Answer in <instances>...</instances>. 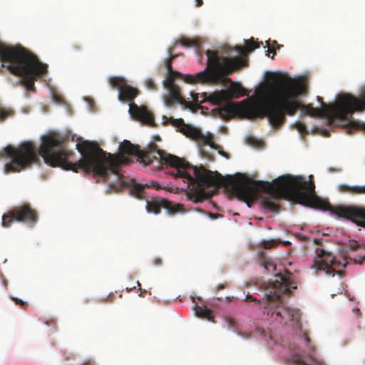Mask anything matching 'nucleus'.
Instances as JSON below:
<instances>
[{"label": "nucleus", "instance_id": "6e6552de", "mask_svg": "<svg viewBox=\"0 0 365 365\" xmlns=\"http://www.w3.org/2000/svg\"><path fill=\"white\" fill-rule=\"evenodd\" d=\"M38 218L36 210L33 209L30 204L24 203L14 207L4 214L1 224L3 227H9L14 221H17L34 225L37 222Z\"/></svg>", "mask_w": 365, "mask_h": 365}, {"label": "nucleus", "instance_id": "b1692460", "mask_svg": "<svg viewBox=\"0 0 365 365\" xmlns=\"http://www.w3.org/2000/svg\"><path fill=\"white\" fill-rule=\"evenodd\" d=\"M268 50L267 51V56H269V53H273V55L276 53V48L279 49L282 46L279 45L276 41H271L270 39L266 41Z\"/></svg>", "mask_w": 365, "mask_h": 365}, {"label": "nucleus", "instance_id": "6ab92c4d", "mask_svg": "<svg viewBox=\"0 0 365 365\" xmlns=\"http://www.w3.org/2000/svg\"><path fill=\"white\" fill-rule=\"evenodd\" d=\"M195 314L198 317L207 319L209 321L214 322V315L211 309H208L206 306H197L195 307Z\"/></svg>", "mask_w": 365, "mask_h": 365}, {"label": "nucleus", "instance_id": "f704fd0d", "mask_svg": "<svg viewBox=\"0 0 365 365\" xmlns=\"http://www.w3.org/2000/svg\"><path fill=\"white\" fill-rule=\"evenodd\" d=\"M245 301L246 302H260V300L257 299L256 297L250 295V294H247L245 297Z\"/></svg>", "mask_w": 365, "mask_h": 365}, {"label": "nucleus", "instance_id": "4c0bfd02", "mask_svg": "<svg viewBox=\"0 0 365 365\" xmlns=\"http://www.w3.org/2000/svg\"><path fill=\"white\" fill-rule=\"evenodd\" d=\"M359 247H360V245H359L357 242H354V244L351 245L350 248H351V250H357Z\"/></svg>", "mask_w": 365, "mask_h": 365}, {"label": "nucleus", "instance_id": "f8f14e48", "mask_svg": "<svg viewBox=\"0 0 365 365\" xmlns=\"http://www.w3.org/2000/svg\"><path fill=\"white\" fill-rule=\"evenodd\" d=\"M317 255L319 259L314 261L313 267L317 271L323 270L325 271L327 274H331L332 276L334 275L335 272L332 268V265L338 264L339 265L342 264L343 267H345L348 263L346 258H343V262H336L335 257L324 250H321Z\"/></svg>", "mask_w": 365, "mask_h": 365}, {"label": "nucleus", "instance_id": "58836bf2", "mask_svg": "<svg viewBox=\"0 0 365 365\" xmlns=\"http://www.w3.org/2000/svg\"><path fill=\"white\" fill-rule=\"evenodd\" d=\"M303 336L305 339V341H307V344H309L310 343V338L309 337L308 334L307 332H303Z\"/></svg>", "mask_w": 365, "mask_h": 365}, {"label": "nucleus", "instance_id": "37998d69", "mask_svg": "<svg viewBox=\"0 0 365 365\" xmlns=\"http://www.w3.org/2000/svg\"><path fill=\"white\" fill-rule=\"evenodd\" d=\"M363 260H365V256L362 257L358 262L355 259L356 263L362 264Z\"/></svg>", "mask_w": 365, "mask_h": 365}, {"label": "nucleus", "instance_id": "49530a36", "mask_svg": "<svg viewBox=\"0 0 365 365\" xmlns=\"http://www.w3.org/2000/svg\"><path fill=\"white\" fill-rule=\"evenodd\" d=\"M309 349H311L312 350H314V347L313 346H310Z\"/></svg>", "mask_w": 365, "mask_h": 365}, {"label": "nucleus", "instance_id": "a211bd4d", "mask_svg": "<svg viewBox=\"0 0 365 365\" xmlns=\"http://www.w3.org/2000/svg\"><path fill=\"white\" fill-rule=\"evenodd\" d=\"M262 43L257 42L254 38L249 40H245V46H237L235 51L241 56H246L247 53L252 52L255 49L259 48Z\"/></svg>", "mask_w": 365, "mask_h": 365}, {"label": "nucleus", "instance_id": "72a5a7b5", "mask_svg": "<svg viewBox=\"0 0 365 365\" xmlns=\"http://www.w3.org/2000/svg\"><path fill=\"white\" fill-rule=\"evenodd\" d=\"M263 266H264V268H265L266 269H267V270H269V269H270V268H273V269H274V265H273L272 262H268V261H267V260H264V261L263 262Z\"/></svg>", "mask_w": 365, "mask_h": 365}, {"label": "nucleus", "instance_id": "a19ab883", "mask_svg": "<svg viewBox=\"0 0 365 365\" xmlns=\"http://www.w3.org/2000/svg\"><path fill=\"white\" fill-rule=\"evenodd\" d=\"M72 48L74 51H80V50H81V46L78 44H75V45H73Z\"/></svg>", "mask_w": 365, "mask_h": 365}, {"label": "nucleus", "instance_id": "4468645a", "mask_svg": "<svg viewBox=\"0 0 365 365\" xmlns=\"http://www.w3.org/2000/svg\"><path fill=\"white\" fill-rule=\"evenodd\" d=\"M129 113L132 118L143 123L153 125L154 116L145 106H138L132 103L130 104Z\"/></svg>", "mask_w": 365, "mask_h": 365}, {"label": "nucleus", "instance_id": "2eb2a0df", "mask_svg": "<svg viewBox=\"0 0 365 365\" xmlns=\"http://www.w3.org/2000/svg\"><path fill=\"white\" fill-rule=\"evenodd\" d=\"M183 133L188 138L197 141L200 145H210L212 148L217 149L216 145L211 139L206 137L200 130L191 127L186 126L183 129Z\"/></svg>", "mask_w": 365, "mask_h": 365}, {"label": "nucleus", "instance_id": "dca6fc26", "mask_svg": "<svg viewBox=\"0 0 365 365\" xmlns=\"http://www.w3.org/2000/svg\"><path fill=\"white\" fill-rule=\"evenodd\" d=\"M245 101H248V102H262V99L260 101H257V100H255V99H252V100L245 99V100L242 101V102H240L238 104H237L235 103H233V102H228V101L224 102L223 103H225V105L223 106L217 108V110L214 109V111H217L219 117L220 118L223 119V120H228L231 119L234 116H240V117L245 118H247V119H251V120L256 119L257 118H249L247 115H245V114L241 113V112H240V110H238V109H237L236 111H235V113H233L232 114L227 113L224 112V109L227 108L229 106L234 105V106L240 107Z\"/></svg>", "mask_w": 365, "mask_h": 365}, {"label": "nucleus", "instance_id": "393cba45", "mask_svg": "<svg viewBox=\"0 0 365 365\" xmlns=\"http://www.w3.org/2000/svg\"><path fill=\"white\" fill-rule=\"evenodd\" d=\"M173 51V48H169L168 53H169V55H170V58L167 61L166 65H165L166 68L168 69V73H176L177 72V71H173V67H172V61L176 57V55L172 54Z\"/></svg>", "mask_w": 365, "mask_h": 365}, {"label": "nucleus", "instance_id": "423d86ee", "mask_svg": "<svg viewBox=\"0 0 365 365\" xmlns=\"http://www.w3.org/2000/svg\"><path fill=\"white\" fill-rule=\"evenodd\" d=\"M297 285L292 281V274L286 271L284 274H277L271 284L270 290L266 294L264 314L270 316L269 319L287 324L292 322L294 327H300L301 314L299 309H291L283 305V296H289L291 289Z\"/></svg>", "mask_w": 365, "mask_h": 365}, {"label": "nucleus", "instance_id": "79ce46f5", "mask_svg": "<svg viewBox=\"0 0 365 365\" xmlns=\"http://www.w3.org/2000/svg\"><path fill=\"white\" fill-rule=\"evenodd\" d=\"M196 6L199 7L203 4L202 0H195Z\"/></svg>", "mask_w": 365, "mask_h": 365}, {"label": "nucleus", "instance_id": "f3484780", "mask_svg": "<svg viewBox=\"0 0 365 365\" xmlns=\"http://www.w3.org/2000/svg\"><path fill=\"white\" fill-rule=\"evenodd\" d=\"M138 94L139 91L137 88L126 83L123 88H120L118 100L122 102H131Z\"/></svg>", "mask_w": 365, "mask_h": 365}, {"label": "nucleus", "instance_id": "9d476101", "mask_svg": "<svg viewBox=\"0 0 365 365\" xmlns=\"http://www.w3.org/2000/svg\"><path fill=\"white\" fill-rule=\"evenodd\" d=\"M327 210H330L339 217L349 220L357 225L365 227V207L364 206L350 205L331 207L329 205Z\"/></svg>", "mask_w": 365, "mask_h": 365}, {"label": "nucleus", "instance_id": "7ed1b4c3", "mask_svg": "<svg viewBox=\"0 0 365 365\" xmlns=\"http://www.w3.org/2000/svg\"><path fill=\"white\" fill-rule=\"evenodd\" d=\"M304 92L305 88L301 83L289 76L280 75L268 86L262 102L245 101L240 107L230 105L224 112L232 114L238 109L249 118L266 117L274 129H279L285 123L286 115H294L299 109L310 116L327 118L329 109L317 108L298 101Z\"/></svg>", "mask_w": 365, "mask_h": 365}, {"label": "nucleus", "instance_id": "412c9836", "mask_svg": "<svg viewBox=\"0 0 365 365\" xmlns=\"http://www.w3.org/2000/svg\"><path fill=\"white\" fill-rule=\"evenodd\" d=\"M339 190L352 194H365V186H349L346 185H341L339 186Z\"/></svg>", "mask_w": 365, "mask_h": 365}, {"label": "nucleus", "instance_id": "c85d7f7f", "mask_svg": "<svg viewBox=\"0 0 365 365\" xmlns=\"http://www.w3.org/2000/svg\"><path fill=\"white\" fill-rule=\"evenodd\" d=\"M145 85L146 87L153 91L157 90V86L155 85L154 81L152 78H148L145 81Z\"/></svg>", "mask_w": 365, "mask_h": 365}, {"label": "nucleus", "instance_id": "473e14b6", "mask_svg": "<svg viewBox=\"0 0 365 365\" xmlns=\"http://www.w3.org/2000/svg\"><path fill=\"white\" fill-rule=\"evenodd\" d=\"M200 153L202 156L207 158L210 160H214V157L212 155L209 154L207 152H206L203 148H200Z\"/></svg>", "mask_w": 365, "mask_h": 365}, {"label": "nucleus", "instance_id": "ea45409f", "mask_svg": "<svg viewBox=\"0 0 365 365\" xmlns=\"http://www.w3.org/2000/svg\"><path fill=\"white\" fill-rule=\"evenodd\" d=\"M136 284H137L138 287H139V289H140V297H143V294H144V293H145V290H143V289L140 288V283L138 281H137V282H136Z\"/></svg>", "mask_w": 365, "mask_h": 365}, {"label": "nucleus", "instance_id": "f257e3e1", "mask_svg": "<svg viewBox=\"0 0 365 365\" xmlns=\"http://www.w3.org/2000/svg\"><path fill=\"white\" fill-rule=\"evenodd\" d=\"M64 139L58 135H48L42 138V143L38 150L36 146L30 141L20 143L17 147L9 145L0 153V158L9 160L5 165L6 172H20L30 168L38 160V154L45 163L51 167H59L66 170L76 173L81 169L83 172L92 173L104 182L110 175H115L117 185L110 183V187L119 191L125 185L124 177L119 173V166L129 164L130 160L125 156L134 155L145 165H151L155 169L169 166L168 173L175 178H180L187 185L189 191L197 183L203 167L192 165L184 158L165 153L159 149L154 143H150L143 150L138 145L124 140L119 145L118 154H110L103 151L96 143L84 141L76 144V148L81 158L76 163L70 160L73 153L65 147Z\"/></svg>", "mask_w": 365, "mask_h": 365}, {"label": "nucleus", "instance_id": "c756f323", "mask_svg": "<svg viewBox=\"0 0 365 365\" xmlns=\"http://www.w3.org/2000/svg\"><path fill=\"white\" fill-rule=\"evenodd\" d=\"M276 241L274 240H264L262 242V246L264 249H270L276 245Z\"/></svg>", "mask_w": 365, "mask_h": 365}, {"label": "nucleus", "instance_id": "7c9ffc66", "mask_svg": "<svg viewBox=\"0 0 365 365\" xmlns=\"http://www.w3.org/2000/svg\"><path fill=\"white\" fill-rule=\"evenodd\" d=\"M11 299L15 302L16 304L19 305L23 309H26L28 307L27 303L22 301L21 299H19L16 297H12Z\"/></svg>", "mask_w": 365, "mask_h": 365}, {"label": "nucleus", "instance_id": "4be33fe9", "mask_svg": "<svg viewBox=\"0 0 365 365\" xmlns=\"http://www.w3.org/2000/svg\"><path fill=\"white\" fill-rule=\"evenodd\" d=\"M109 83L113 88L118 89L119 91L120 88H123L126 84L123 78L117 76L110 77L109 78Z\"/></svg>", "mask_w": 365, "mask_h": 365}, {"label": "nucleus", "instance_id": "20e7f679", "mask_svg": "<svg viewBox=\"0 0 365 365\" xmlns=\"http://www.w3.org/2000/svg\"><path fill=\"white\" fill-rule=\"evenodd\" d=\"M0 61L1 67L20 77L19 83L31 91H36L38 77L48 72V66L21 44L9 46L0 42Z\"/></svg>", "mask_w": 365, "mask_h": 365}, {"label": "nucleus", "instance_id": "0eeeda50", "mask_svg": "<svg viewBox=\"0 0 365 365\" xmlns=\"http://www.w3.org/2000/svg\"><path fill=\"white\" fill-rule=\"evenodd\" d=\"M317 100L320 103L322 108L320 109H329L330 112L327 115V120L329 125H334L336 120H339L345 122L350 128H358L359 124L353 121L350 118L353 115V101L354 96L351 94H344L339 96L336 103L327 105L323 98L320 96L317 97Z\"/></svg>", "mask_w": 365, "mask_h": 365}, {"label": "nucleus", "instance_id": "cd10ccee", "mask_svg": "<svg viewBox=\"0 0 365 365\" xmlns=\"http://www.w3.org/2000/svg\"><path fill=\"white\" fill-rule=\"evenodd\" d=\"M295 128L302 134L307 133V127H306L305 124L303 123H301V122L296 123Z\"/></svg>", "mask_w": 365, "mask_h": 365}, {"label": "nucleus", "instance_id": "39448f33", "mask_svg": "<svg viewBox=\"0 0 365 365\" xmlns=\"http://www.w3.org/2000/svg\"><path fill=\"white\" fill-rule=\"evenodd\" d=\"M207 62L206 68L195 75H182L180 72L168 73L163 86L169 88L177 86L175 79L182 77L187 83H217L220 78L229 75L242 66H247V59L240 57L227 58L219 56L217 51L207 50L206 51Z\"/></svg>", "mask_w": 365, "mask_h": 365}, {"label": "nucleus", "instance_id": "2f4dec72", "mask_svg": "<svg viewBox=\"0 0 365 365\" xmlns=\"http://www.w3.org/2000/svg\"><path fill=\"white\" fill-rule=\"evenodd\" d=\"M147 186L149 187H153L157 190L163 189L162 186L158 182L155 181H151L150 184L147 185Z\"/></svg>", "mask_w": 365, "mask_h": 365}, {"label": "nucleus", "instance_id": "a878e982", "mask_svg": "<svg viewBox=\"0 0 365 365\" xmlns=\"http://www.w3.org/2000/svg\"><path fill=\"white\" fill-rule=\"evenodd\" d=\"M132 192L134 195L140 197L144 192V186L140 184H135L132 187Z\"/></svg>", "mask_w": 365, "mask_h": 365}, {"label": "nucleus", "instance_id": "c9c22d12", "mask_svg": "<svg viewBox=\"0 0 365 365\" xmlns=\"http://www.w3.org/2000/svg\"><path fill=\"white\" fill-rule=\"evenodd\" d=\"M153 263L156 266H159V265H161L162 264V259H160V258H155L154 260H153Z\"/></svg>", "mask_w": 365, "mask_h": 365}, {"label": "nucleus", "instance_id": "f03ea898", "mask_svg": "<svg viewBox=\"0 0 365 365\" xmlns=\"http://www.w3.org/2000/svg\"><path fill=\"white\" fill-rule=\"evenodd\" d=\"M222 186L247 203L251 207L261 192L271 195L262 200L264 208L277 212L279 206L275 200L282 197L290 199L299 204L318 208L329 209V203L316 195L313 176L307 181L303 176L282 175L272 182L254 180L242 175H227L223 178L219 173L212 172L203 167L197 183L187 192L188 198L194 202H200L211 197Z\"/></svg>", "mask_w": 365, "mask_h": 365}, {"label": "nucleus", "instance_id": "aec40b11", "mask_svg": "<svg viewBox=\"0 0 365 365\" xmlns=\"http://www.w3.org/2000/svg\"><path fill=\"white\" fill-rule=\"evenodd\" d=\"M361 98L354 96L353 101V114L355 112H361L365 110V88L361 91Z\"/></svg>", "mask_w": 365, "mask_h": 365}, {"label": "nucleus", "instance_id": "9b49d317", "mask_svg": "<svg viewBox=\"0 0 365 365\" xmlns=\"http://www.w3.org/2000/svg\"><path fill=\"white\" fill-rule=\"evenodd\" d=\"M167 89L168 90L169 93L164 98V102L167 106H172L174 103H179L185 108L190 109L192 112H196L197 109L202 108L201 106H200L201 103H197L193 100L192 94L195 95V93H191L192 102H190L185 101L181 96V91L178 86H175Z\"/></svg>", "mask_w": 365, "mask_h": 365}, {"label": "nucleus", "instance_id": "a18cd8bd", "mask_svg": "<svg viewBox=\"0 0 365 365\" xmlns=\"http://www.w3.org/2000/svg\"><path fill=\"white\" fill-rule=\"evenodd\" d=\"M133 289H135V286H134L133 288H127V291L130 292Z\"/></svg>", "mask_w": 365, "mask_h": 365}, {"label": "nucleus", "instance_id": "5701e85b", "mask_svg": "<svg viewBox=\"0 0 365 365\" xmlns=\"http://www.w3.org/2000/svg\"><path fill=\"white\" fill-rule=\"evenodd\" d=\"M14 115V111L10 108L3 107L0 104V122H4L8 118Z\"/></svg>", "mask_w": 365, "mask_h": 365}, {"label": "nucleus", "instance_id": "e433bc0d", "mask_svg": "<svg viewBox=\"0 0 365 365\" xmlns=\"http://www.w3.org/2000/svg\"><path fill=\"white\" fill-rule=\"evenodd\" d=\"M353 312L356 314V317H361V312L359 310V309L358 308H354L353 309Z\"/></svg>", "mask_w": 365, "mask_h": 365}, {"label": "nucleus", "instance_id": "bb28decb", "mask_svg": "<svg viewBox=\"0 0 365 365\" xmlns=\"http://www.w3.org/2000/svg\"><path fill=\"white\" fill-rule=\"evenodd\" d=\"M180 43L186 47H191L194 46H197V42L194 40L183 38L180 40Z\"/></svg>", "mask_w": 365, "mask_h": 365}, {"label": "nucleus", "instance_id": "ddd939ff", "mask_svg": "<svg viewBox=\"0 0 365 365\" xmlns=\"http://www.w3.org/2000/svg\"><path fill=\"white\" fill-rule=\"evenodd\" d=\"M164 208L170 215H174L182 210V207L180 204H174L165 198H153L147 202L146 209L149 212L159 214L161 209Z\"/></svg>", "mask_w": 365, "mask_h": 365}, {"label": "nucleus", "instance_id": "1a4fd4ad", "mask_svg": "<svg viewBox=\"0 0 365 365\" xmlns=\"http://www.w3.org/2000/svg\"><path fill=\"white\" fill-rule=\"evenodd\" d=\"M245 88L238 83L232 82L230 90H222L219 92H215L210 94L202 93V94H192L193 100L197 103H204L209 101L212 104L221 106L224 102L228 101L229 99L235 97L245 96Z\"/></svg>", "mask_w": 365, "mask_h": 365}, {"label": "nucleus", "instance_id": "c03bdc74", "mask_svg": "<svg viewBox=\"0 0 365 365\" xmlns=\"http://www.w3.org/2000/svg\"><path fill=\"white\" fill-rule=\"evenodd\" d=\"M219 153L223 156L227 157V155L222 150H219Z\"/></svg>", "mask_w": 365, "mask_h": 365}]
</instances>
